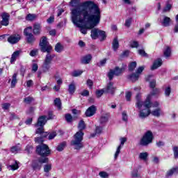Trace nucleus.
I'll return each instance as SVG.
<instances>
[{
  "mask_svg": "<svg viewBox=\"0 0 178 178\" xmlns=\"http://www.w3.org/2000/svg\"><path fill=\"white\" fill-rule=\"evenodd\" d=\"M172 9V4L167 3L165 7L163 9V13H165V12H169Z\"/></svg>",
  "mask_w": 178,
  "mask_h": 178,
  "instance_id": "nucleus-46",
  "label": "nucleus"
},
{
  "mask_svg": "<svg viewBox=\"0 0 178 178\" xmlns=\"http://www.w3.org/2000/svg\"><path fill=\"white\" fill-rule=\"evenodd\" d=\"M170 22H172V19H170V17L167 16H163V22H161V24L164 27H169L170 26Z\"/></svg>",
  "mask_w": 178,
  "mask_h": 178,
  "instance_id": "nucleus-20",
  "label": "nucleus"
},
{
  "mask_svg": "<svg viewBox=\"0 0 178 178\" xmlns=\"http://www.w3.org/2000/svg\"><path fill=\"white\" fill-rule=\"evenodd\" d=\"M92 59V56L91 54H88L81 59V63L83 65H88L90 62H91V60Z\"/></svg>",
  "mask_w": 178,
  "mask_h": 178,
  "instance_id": "nucleus-17",
  "label": "nucleus"
},
{
  "mask_svg": "<svg viewBox=\"0 0 178 178\" xmlns=\"http://www.w3.org/2000/svg\"><path fill=\"white\" fill-rule=\"evenodd\" d=\"M63 47H62V45L60 44V43H57L55 46V51L56 52H60L61 51H63Z\"/></svg>",
  "mask_w": 178,
  "mask_h": 178,
  "instance_id": "nucleus-42",
  "label": "nucleus"
},
{
  "mask_svg": "<svg viewBox=\"0 0 178 178\" xmlns=\"http://www.w3.org/2000/svg\"><path fill=\"white\" fill-rule=\"evenodd\" d=\"M31 168L34 170H41L42 165L40 163L38 160H33L31 163Z\"/></svg>",
  "mask_w": 178,
  "mask_h": 178,
  "instance_id": "nucleus-15",
  "label": "nucleus"
},
{
  "mask_svg": "<svg viewBox=\"0 0 178 178\" xmlns=\"http://www.w3.org/2000/svg\"><path fill=\"white\" fill-rule=\"evenodd\" d=\"M128 79H129V80L132 81V83H134V82L137 81V80H138V79H140V76L138 75V74H136V72H135V73H132L131 74L129 75Z\"/></svg>",
  "mask_w": 178,
  "mask_h": 178,
  "instance_id": "nucleus-23",
  "label": "nucleus"
},
{
  "mask_svg": "<svg viewBox=\"0 0 178 178\" xmlns=\"http://www.w3.org/2000/svg\"><path fill=\"white\" fill-rule=\"evenodd\" d=\"M102 133V127H97L95 129V134H101Z\"/></svg>",
  "mask_w": 178,
  "mask_h": 178,
  "instance_id": "nucleus-62",
  "label": "nucleus"
},
{
  "mask_svg": "<svg viewBox=\"0 0 178 178\" xmlns=\"http://www.w3.org/2000/svg\"><path fill=\"white\" fill-rule=\"evenodd\" d=\"M140 95L138 94L136 95V106L137 108H138V109H141V108L143 106H145V108H146V109H149V108H151V95H149L147 98L146 100L143 102V101H141V99L140 98Z\"/></svg>",
  "mask_w": 178,
  "mask_h": 178,
  "instance_id": "nucleus-4",
  "label": "nucleus"
},
{
  "mask_svg": "<svg viewBox=\"0 0 178 178\" xmlns=\"http://www.w3.org/2000/svg\"><path fill=\"white\" fill-rule=\"evenodd\" d=\"M112 47L113 51H118L119 48V40H118V38H115L113 40Z\"/></svg>",
  "mask_w": 178,
  "mask_h": 178,
  "instance_id": "nucleus-28",
  "label": "nucleus"
},
{
  "mask_svg": "<svg viewBox=\"0 0 178 178\" xmlns=\"http://www.w3.org/2000/svg\"><path fill=\"white\" fill-rule=\"evenodd\" d=\"M70 5L72 6H79V5H80V0H72Z\"/></svg>",
  "mask_w": 178,
  "mask_h": 178,
  "instance_id": "nucleus-51",
  "label": "nucleus"
},
{
  "mask_svg": "<svg viewBox=\"0 0 178 178\" xmlns=\"http://www.w3.org/2000/svg\"><path fill=\"white\" fill-rule=\"evenodd\" d=\"M54 105H55V106H57V108H58V109H61L62 102L60 101V99L56 98V99L54 100Z\"/></svg>",
  "mask_w": 178,
  "mask_h": 178,
  "instance_id": "nucleus-34",
  "label": "nucleus"
},
{
  "mask_svg": "<svg viewBox=\"0 0 178 178\" xmlns=\"http://www.w3.org/2000/svg\"><path fill=\"white\" fill-rule=\"evenodd\" d=\"M33 27L29 26L25 29L24 31V34L26 37L28 44H33V42L35 41V38L34 37V35L31 33Z\"/></svg>",
  "mask_w": 178,
  "mask_h": 178,
  "instance_id": "nucleus-8",
  "label": "nucleus"
},
{
  "mask_svg": "<svg viewBox=\"0 0 178 178\" xmlns=\"http://www.w3.org/2000/svg\"><path fill=\"white\" fill-rule=\"evenodd\" d=\"M20 40H22V35H20V34L14 33L8 37L7 41L10 44H12V45H14V44H17Z\"/></svg>",
  "mask_w": 178,
  "mask_h": 178,
  "instance_id": "nucleus-9",
  "label": "nucleus"
},
{
  "mask_svg": "<svg viewBox=\"0 0 178 178\" xmlns=\"http://www.w3.org/2000/svg\"><path fill=\"white\" fill-rule=\"evenodd\" d=\"M36 152L40 156L46 157L51 155V149L47 145L42 143L36 147Z\"/></svg>",
  "mask_w": 178,
  "mask_h": 178,
  "instance_id": "nucleus-5",
  "label": "nucleus"
},
{
  "mask_svg": "<svg viewBox=\"0 0 178 178\" xmlns=\"http://www.w3.org/2000/svg\"><path fill=\"white\" fill-rule=\"evenodd\" d=\"M109 120V114L106 113L102 115L99 118L100 124H105Z\"/></svg>",
  "mask_w": 178,
  "mask_h": 178,
  "instance_id": "nucleus-21",
  "label": "nucleus"
},
{
  "mask_svg": "<svg viewBox=\"0 0 178 178\" xmlns=\"http://www.w3.org/2000/svg\"><path fill=\"white\" fill-rule=\"evenodd\" d=\"M144 69H145V66H140L139 67L136 72V74H138V76H140V74H141V73H143V72L144 71Z\"/></svg>",
  "mask_w": 178,
  "mask_h": 178,
  "instance_id": "nucleus-50",
  "label": "nucleus"
},
{
  "mask_svg": "<svg viewBox=\"0 0 178 178\" xmlns=\"http://www.w3.org/2000/svg\"><path fill=\"white\" fill-rule=\"evenodd\" d=\"M68 91L70 94H74V92L76 91V86L74 83L70 84Z\"/></svg>",
  "mask_w": 178,
  "mask_h": 178,
  "instance_id": "nucleus-32",
  "label": "nucleus"
},
{
  "mask_svg": "<svg viewBox=\"0 0 178 178\" xmlns=\"http://www.w3.org/2000/svg\"><path fill=\"white\" fill-rule=\"evenodd\" d=\"M37 70H38V64L37 63H33L32 65V72H37Z\"/></svg>",
  "mask_w": 178,
  "mask_h": 178,
  "instance_id": "nucleus-61",
  "label": "nucleus"
},
{
  "mask_svg": "<svg viewBox=\"0 0 178 178\" xmlns=\"http://www.w3.org/2000/svg\"><path fill=\"white\" fill-rule=\"evenodd\" d=\"M83 74L82 70H75L72 72L73 77H79V76H81Z\"/></svg>",
  "mask_w": 178,
  "mask_h": 178,
  "instance_id": "nucleus-40",
  "label": "nucleus"
},
{
  "mask_svg": "<svg viewBox=\"0 0 178 178\" xmlns=\"http://www.w3.org/2000/svg\"><path fill=\"white\" fill-rule=\"evenodd\" d=\"M41 24H38V23H35L33 24V34H35V35H40V34H41Z\"/></svg>",
  "mask_w": 178,
  "mask_h": 178,
  "instance_id": "nucleus-16",
  "label": "nucleus"
},
{
  "mask_svg": "<svg viewBox=\"0 0 178 178\" xmlns=\"http://www.w3.org/2000/svg\"><path fill=\"white\" fill-rule=\"evenodd\" d=\"M38 161L42 165V163H48L49 162V159L47 157L40 158Z\"/></svg>",
  "mask_w": 178,
  "mask_h": 178,
  "instance_id": "nucleus-48",
  "label": "nucleus"
},
{
  "mask_svg": "<svg viewBox=\"0 0 178 178\" xmlns=\"http://www.w3.org/2000/svg\"><path fill=\"white\" fill-rule=\"evenodd\" d=\"M17 83V73H15L13 75V79L11 81L12 88H15Z\"/></svg>",
  "mask_w": 178,
  "mask_h": 178,
  "instance_id": "nucleus-29",
  "label": "nucleus"
},
{
  "mask_svg": "<svg viewBox=\"0 0 178 178\" xmlns=\"http://www.w3.org/2000/svg\"><path fill=\"white\" fill-rule=\"evenodd\" d=\"M152 140H154V134H152V131H147L140 139L139 144L140 145H142V147H147L152 143Z\"/></svg>",
  "mask_w": 178,
  "mask_h": 178,
  "instance_id": "nucleus-3",
  "label": "nucleus"
},
{
  "mask_svg": "<svg viewBox=\"0 0 178 178\" xmlns=\"http://www.w3.org/2000/svg\"><path fill=\"white\" fill-rule=\"evenodd\" d=\"M164 56L165 58H169V56H170L171 54H172V50L170 49V47H168L165 50H164Z\"/></svg>",
  "mask_w": 178,
  "mask_h": 178,
  "instance_id": "nucleus-35",
  "label": "nucleus"
},
{
  "mask_svg": "<svg viewBox=\"0 0 178 178\" xmlns=\"http://www.w3.org/2000/svg\"><path fill=\"white\" fill-rule=\"evenodd\" d=\"M115 88L113 86V83L109 82L107 84L106 88L104 89L105 92H108L109 94H113L115 92Z\"/></svg>",
  "mask_w": 178,
  "mask_h": 178,
  "instance_id": "nucleus-18",
  "label": "nucleus"
},
{
  "mask_svg": "<svg viewBox=\"0 0 178 178\" xmlns=\"http://www.w3.org/2000/svg\"><path fill=\"white\" fill-rule=\"evenodd\" d=\"M115 74V76H120L124 70H126V65L120 68L119 67H115L114 70H113Z\"/></svg>",
  "mask_w": 178,
  "mask_h": 178,
  "instance_id": "nucleus-19",
  "label": "nucleus"
},
{
  "mask_svg": "<svg viewBox=\"0 0 178 178\" xmlns=\"http://www.w3.org/2000/svg\"><path fill=\"white\" fill-rule=\"evenodd\" d=\"M104 92H105V89L97 90L96 95H97V98H100V97H102V95H104Z\"/></svg>",
  "mask_w": 178,
  "mask_h": 178,
  "instance_id": "nucleus-45",
  "label": "nucleus"
},
{
  "mask_svg": "<svg viewBox=\"0 0 178 178\" xmlns=\"http://www.w3.org/2000/svg\"><path fill=\"white\" fill-rule=\"evenodd\" d=\"M108 79L111 81L113 80V76H115V72L113 71V70H110L109 72L107 74Z\"/></svg>",
  "mask_w": 178,
  "mask_h": 178,
  "instance_id": "nucleus-43",
  "label": "nucleus"
},
{
  "mask_svg": "<svg viewBox=\"0 0 178 178\" xmlns=\"http://www.w3.org/2000/svg\"><path fill=\"white\" fill-rule=\"evenodd\" d=\"M72 22L80 29L82 34H87L101 22V9L94 1H87L81 4V8L72 11Z\"/></svg>",
  "mask_w": 178,
  "mask_h": 178,
  "instance_id": "nucleus-1",
  "label": "nucleus"
},
{
  "mask_svg": "<svg viewBox=\"0 0 178 178\" xmlns=\"http://www.w3.org/2000/svg\"><path fill=\"white\" fill-rule=\"evenodd\" d=\"M150 113H151V110H149V108H145L140 111L139 117L141 119H145V118H148V116H149Z\"/></svg>",
  "mask_w": 178,
  "mask_h": 178,
  "instance_id": "nucleus-14",
  "label": "nucleus"
},
{
  "mask_svg": "<svg viewBox=\"0 0 178 178\" xmlns=\"http://www.w3.org/2000/svg\"><path fill=\"white\" fill-rule=\"evenodd\" d=\"M136 67H137V63L136 61L131 62L128 66L129 72H133Z\"/></svg>",
  "mask_w": 178,
  "mask_h": 178,
  "instance_id": "nucleus-33",
  "label": "nucleus"
},
{
  "mask_svg": "<svg viewBox=\"0 0 178 178\" xmlns=\"http://www.w3.org/2000/svg\"><path fill=\"white\" fill-rule=\"evenodd\" d=\"M43 168H44V172H45V173H49V172L52 170V164L47 163L44 165Z\"/></svg>",
  "mask_w": 178,
  "mask_h": 178,
  "instance_id": "nucleus-30",
  "label": "nucleus"
},
{
  "mask_svg": "<svg viewBox=\"0 0 178 178\" xmlns=\"http://www.w3.org/2000/svg\"><path fill=\"white\" fill-rule=\"evenodd\" d=\"M9 108H10V104L9 103H4L2 104V108L4 111H7V109H8Z\"/></svg>",
  "mask_w": 178,
  "mask_h": 178,
  "instance_id": "nucleus-58",
  "label": "nucleus"
},
{
  "mask_svg": "<svg viewBox=\"0 0 178 178\" xmlns=\"http://www.w3.org/2000/svg\"><path fill=\"white\" fill-rule=\"evenodd\" d=\"M138 54L140 55V56H143L144 58H148V54L145 52L144 49L138 50Z\"/></svg>",
  "mask_w": 178,
  "mask_h": 178,
  "instance_id": "nucleus-39",
  "label": "nucleus"
},
{
  "mask_svg": "<svg viewBox=\"0 0 178 178\" xmlns=\"http://www.w3.org/2000/svg\"><path fill=\"white\" fill-rule=\"evenodd\" d=\"M160 66H162V59L158 58L154 62L151 69L152 70H155V69H156L157 67H160Z\"/></svg>",
  "mask_w": 178,
  "mask_h": 178,
  "instance_id": "nucleus-22",
  "label": "nucleus"
},
{
  "mask_svg": "<svg viewBox=\"0 0 178 178\" xmlns=\"http://www.w3.org/2000/svg\"><path fill=\"white\" fill-rule=\"evenodd\" d=\"M92 29L91 31V37L92 38V40H97V38L99 37V29Z\"/></svg>",
  "mask_w": 178,
  "mask_h": 178,
  "instance_id": "nucleus-24",
  "label": "nucleus"
},
{
  "mask_svg": "<svg viewBox=\"0 0 178 178\" xmlns=\"http://www.w3.org/2000/svg\"><path fill=\"white\" fill-rule=\"evenodd\" d=\"M19 151H22V149L20 148V147L16 145V146H13L11 147V152H13V154H17V152H19Z\"/></svg>",
  "mask_w": 178,
  "mask_h": 178,
  "instance_id": "nucleus-36",
  "label": "nucleus"
},
{
  "mask_svg": "<svg viewBox=\"0 0 178 178\" xmlns=\"http://www.w3.org/2000/svg\"><path fill=\"white\" fill-rule=\"evenodd\" d=\"M99 175L100 176V177H104V178L108 177V173H106L105 172H100L99 173Z\"/></svg>",
  "mask_w": 178,
  "mask_h": 178,
  "instance_id": "nucleus-64",
  "label": "nucleus"
},
{
  "mask_svg": "<svg viewBox=\"0 0 178 178\" xmlns=\"http://www.w3.org/2000/svg\"><path fill=\"white\" fill-rule=\"evenodd\" d=\"M138 42L137 41H133L131 43V48H138Z\"/></svg>",
  "mask_w": 178,
  "mask_h": 178,
  "instance_id": "nucleus-60",
  "label": "nucleus"
},
{
  "mask_svg": "<svg viewBox=\"0 0 178 178\" xmlns=\"http://www.w3.org/2000/svg\"><path fill=\"white\" fill-rule=\"evenodd\" d=\"M65 147H66V142H63L57 146L56 149L60 152L65 149Z\"/></svg>",
  "mask_w": 178,
  "mask_h": 178,
  "instance_id": "nucleus-31",
  "label": "nucleus"
},
{
  "mask_svg": "<svg viewBox=\"0 0 178 178\" xmlns=\"http://www.w3.org/2000/svg\"><path fill=\"white\" fill-rule=\"evenodd\" d=\"M173 152L175 158H178V147L175 146L173 147Z\"/></svg>",
  "mask_w": 178,
  "mask_h": 178,
  "instance_id": "nucleus-59",
  "label": "nucleus"
},
{
  "mask_svg": "<svg viewBox=\"0 0 178 178\" xmlns=\"http://www.w3.org/2000/svg\"><path fill=\"white\" fill-rule=\"evenodd\" d=\"M151 115L155 116L156 118H159L162 115V110L159 108L150 111Z\"/></svg>",
  "mask_w": 178,
  "mask_h": 178,
  "instance_id": "nucleus-25",
  "label": "nucleus"
},
{
  "mask_svg": "<svg viewBox=\"0 0 178 178\" xmlns=\"http://www.w3.org/2000/svg\"><path fill=\"white\" fill-rule=\"evenodd\" d=\"M132 177H140V175L138 174V170L134 169L131 172Z\"/></svg>",
  "mask_w": 178,
  "mask_h": 178,
  "instance_id": "nucleus-52",
  "label": "nucleus"
},
{
  "mask_svg": "<svg viewBox=\"0 0 178 178\" xmlns=\"http://www.w3.org/2000/svg\"><path fill=\"white\" fill-rule=\"evenodd\" d=\"M21 53L22 51L19 50L15 51L11 56L10 63H13V62L16 61V59H17V57Z\"/></svg>",
  "mask_w": 178,
  "mask_h": 178,
  "instance_id": "nucleus-26",
  "label": "nucleus"
},
{
  "mask_svg": "<svg viewBox=\"0 0 178 178\" xmlns=\"http://www.w3.org/2000/svg\"><path fill=\"white\" fill-rule=\"evenodd\" d=\"M140 159H143V161H147V158H148V153L147 152H143L140 153L139 155Z\"/></svg>",
  "mask_w": 178,
  "mask_h": 178,
  "instance_id": "nucleus-38",
  "label": "nucleus"
},
{
  "mask_svg": "<svg viewBox=\"0 0 178 178\" xmlns=\"http://www.w3.org/2000/svg\"><path fill=\"white\" fill-rule=\"evenodd\" d=\"M39 45L42 52L49 54L52 51V46L49 44L48 39L45 36L41 38Z\"/></svg>",
  "mask_w": 178,
  "mask_h": 178,
  "instance_id": "nucleus-6",
  "label": "nucleus"
},
{
  "mask_svg": "<svg viewBox=\"0 0 178 178\" xmlns=\"http://www.w3.org/2000/svg\"><path fill=\"white\" fill-rule=\"evenodd\" d=\"M65 120L68 122L70 123L72 120H73V117L70 114H66L65 115Z\"/></svg>",
  "mask_w": 178,
  "mask_h": 178,
  "instance_id": "nucleus-53",
  "label": "nucleus"
},
{
  "mask_svg": "<svg viewBox=\"0 0 178 178\" xmlns=\"http://www.w3.org/2000/svg\"><path fill=\"white\" fill-rule=\"evenodd\" d=\"M86 84L89 87V88L91 90L92 88V86H94V82L91 79H88L86 81Z\"/></svg>",
  "mask_w": 178,
  "mask_h": 178,
  "instance_id": "nucleus-55",
  "label": "nucleus"
},
{
  "mask_svg": "<svg viewBox=\"0 0 178 178\" xmlns=\"http://www.w3.org/2000/svg\"><path fill=\"white\" fill-rule=\"evenodd\" d=\"M173 173H178V167H175L168 170L166 174V177H170V176H173Z\"/></svg>",
  "mask_w": 178,
  "mask_h": 178,
  "instance_id": "nucleus-27",
  "label": "nucleus"
},
{
  "mask_svg": "<svg viewBox=\"0 0 178 178\" xmlns=\"http://www.w3.org/2000/svg\"><path fill=\"white\" fill-rule=\"evenodd\" d=\"M78 129H79V131L76 132V134L74 136V140L71 141V145H74V149H81L83 148V136H84V133L81 131V130H84L86 129V124L81 120L78 125Z\"/></svg>",
  "mask_w": 178,
  "mask_h": 178,
  "instance_id": "nucleus-2",
  "label": "nucleus"
},
{
  "mask_svg": "<svg viewBox=\"0 0 178 178\" xmlns=\"http://www.w3.org/2000/svg\"><path fill=\"white\" fill-rule=\"evenodd\" d=\"M33 145H28L26 147L25 151H27L28 154H31V152H33Z\"/></svg>",
  "mask_w": 178,
  "mask_h": 178,
  "instance_id": "nucleus-54",
  "label": "nucleus"
},
{
  "mask_svg": "<svg viewBox=\"0 0 178 178\" xmlns=\"http://www.w3.org/2000/svg\"><path fill=\"white\" fill-rule=\"evenodd\" d=\"M10 168L12 170H17V169H19V163L17 161H15L14 164L10 165Z\"/></svg>",
  "mask_w": 178,
  "mask_h": 178,
  "instance_id": "nucleus-49",
  "label": "nucleus"
},
{
  "mask_svg": "<svg viewBox=\"0 0 178 178\" xmlns=\"http://www.w3.org/2000/svg\"><path fill=\"white\" fill-rule=\"evenodd\" d=\"M33 101H34V98L31 97H27L24 99V102H25V104H31Z\"/></svg>",
  "mask_w": 178,
  "mask_h": 178,
  "instance_id": "nucleus-44",
  "label": "nucleus"
},
{
  "mask_svg": "<svg viewBox=\"0 0 178 178\" xmlns=\"http://www.w3.org/2000/svg\"><path fill=\"white\" fill-rule=\"evenodd\" d=\"M131 18H129L125 21V26L126 27H129L131 24Z\"/></svg>",
  "mask_w": 178,
  "mask_h": 178,
  "instance_id": "nucleus-63",
  "label": "nucleus"
},
{
  "mask_svg": "<svg viewBox=\"0 0 178 178\" xmlns=\"http://www.w3.org/2000/svg\"><path fill=\"white\" fill-rule=\"evenodd\" d=\"M95 113H97V106L92 105L86 110L85 115L87 118H91V116H94Z\"/></svg>",
  "mask_w": 178,
  "mask_h": 178,
  "instance_id": "nucleus-10",
  "label": "nucleus"
},
{
  "mask_svg": "<svg viewBox=\"0 0 178 178\" xmlns=\"http://www.w3.org/2000/svg\"><path fill=\"white\" fill-rule=\"evenodd\" d=\"M37 54H38V49H34L31 51V52L29 53V55H30V56H35V55H37Z\"/></svg>",
  "mask_w": 178,
  "mask_h": 178,
  "instance_id": "nucleus-56",
  "label": "nucleus"
},
{
  "mask_svg": "<svg viewBox=\"0 0 178 178\" xmlns=\"http://www.w3.org/2000/svg\"><path fill=\"white\" fill-rule=\"evenodd\" d=\"M1 22L2 26H9V19H10V15L8 13H3L1 14Z\"/></svg>",
  "mask_w": 178,
  "mask_h": 178,
  "instance_id": "nucleus-11",
  "label": "nucleus"
},
{
  "mask_svg": "<svg viewBox=\"0 0 178 178\" xmlns=\"http://www.w3.org/2000/svg\"><path fill=\"white\" fill-rule=\"evenodd\" d=\"M120 140V145L118 147L117 150L115 152V154L114 156L115 159H116L119 156V154H120V149H122V147H123L124 145V143L127 141V138H121Z\"/></svg>",
  "mask_w": 178,
  "mask_h": 178,
  "instance_id": "nucleus-12",
  "label": "nucleus"
},
{
  "mask_svg": "<svg viewBox=\"0 0 178 178\" xmlns=\"http://www.w3.org/2000/svg\"><path fill=\"white\" fill-rule=\"evenodd\" d=\"M37 17V15L35 14H29L26 15V20H29L30 22H33Z\"/></svg>",
  "mask_w": 178,
  "mask_h": 178,
  "instance_id": "nucleus-37",
  "label": "nucleus"
},
{
  "mask_svg": "<svg viewBox=\"0 0 178 178\" xmlns=\"http://www.w3.org/2000/svg\"><path fill=\"white\" fill-rule=\"evenodd\" d=\"M47 123V116L42 115L39 117L38 122L35 124V127H44V125Z\"/></svg>",
  "mask_w": 178,
  "mask_h": 178,
  "instance_id": "nucleus-13",
  "label": "nucleus"
},
{
  "mask_svg": "<svg viewBox=\"0 0 178 178\" xmlns=\"http://www.w3.org/2000/svg\"><path fill=\"white\" fill-rule=\"evenodd\" d=\"M56 137V132L49 133L48 140H54Z\"/></svg>",
  "mask_w": 178,
  "mask_h": 178,
  "instance_id": "nucleus-57",
  "label": "nucleus"
},
{
  "mask_svg": "<svg viewBox=\"0 0 178 178\" xmlns=\"http://www.w3.org/2000/svg\"><path fill=\"white\" fill-rule=\"evenodd\" d=\"M170 92H172V88L170 86L165 88L164 92L165 97H169V95H170Z\"/></svg>",
  "mask_w": 178,
  "mask_h": 178,
  "instance_id": "nucleus-47",
  "label": "nucleus"
},
{
  "mask_svg": "<svg viewBox=\"0 0 178 178\" xmlns=\"http://www.w3.org/2000/svg\"><path fill=\"white\" fill-rule=\"evenodd\" d=\"M99 37H102L101 41H104L106 38V35L105 34V31H99Z\"/></svg>",
  "mask_w": 178,
  "mask_h": 178,
  "instance_id": "nucleus-41",
  "label": "nucleus"
},
{
  "mask_svg": "<svg viewBox=\"0 0 178 178\" xmlns=\"http://www.w3.org/2000/svg\"><path fill=\"white\" fill-rule=\"evenodd\" d=\"M52 59H54V56L51 55V54L49 53H47L43 65H42V70L44 73L49 72V69H51V63L52 62Z\"/></svg>",
  "mask_w": 178,
  "mask_h": 178,
  "instance_id": "nucleus-7",
  "label": "nucleus"
}]
</instances>
